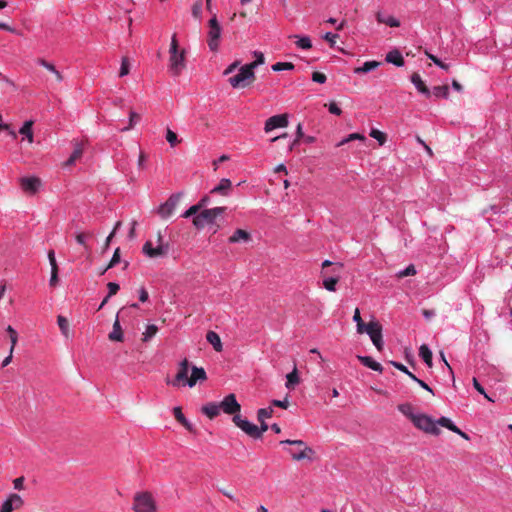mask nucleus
Segmentation results:
<instances>
[{
  "label": "nucleus",
  "mask_w": 512,
  "mask_h": 512,
  "mask_svg": "<svg viewBox=\"0 0 512 512\" xmlns=\"http://www.w3.org/2000/svg\"><path fill=\"white\" fill-rule=\"evenodd\" d=\"M186 67V51L184 49H179L178 40L176 34H173L171 37V43L169 47V72L177 77Z\"/></svg>",
  "instance_id": "obj_1"
},
{
  "label": "nucleus",
  "mask_w": 512,
  "mask_h": 512,
  "mask_svg": "<svg viewBox=\"0 0 512 512\" xmlns=\"http://www.w3.org/2000/svg\"><path fill=\"white\" fill-rule=\"evenodd\" d=\"M131 509L134 512H158L156 500L147 490L134 493Z\"/></svg>",
  "instance_id": "obj_2"
},
{
  "label": "nucleus",
  "mask_w": 512,
  "mask_h": 512,
  "mask_svg": "<svg viewBox=\"0 0 512 512\" xmlns=\"http://www.w3.org/2000/svg\"><path fill=\"white\" fill-rule=\"evenodd\" d=\"M255 80L254 69L249 64L242 66L238 74L229 78V83L234 88H244Z\"/></svg>",
  "instance_id": "obj_3"
},
{
  "label": "nucleus",
  "mask_w": 512,
  "mask_h": 512,
  "mask_svg": "<svg viewBox=\"0 0 512 512\" xmlns=\"http://www.w3.org/2000/svg\"><path fill=\"white\" fill-rule=\"evenodd\" d=\"M208 38L207 44L211 51H217L219 47V40L221 37L222 28L218 22L217 15L215 13L212 14L210 20L208 21Z\"/></svg>",
  "instance_id": "obj_4"
},
{
  "label": "nucleus",
  "mask_w": 512,
  "mask_h": 512,
  "mask_svg": "<svg viewBox=\"0 0 512 512\" xmlns=\"http://www.w3.org/2000/svg\"><path fill=\"white\" fill-rule=\"evenodd\" d=\"M413 424L426 433L432 435L440 434V429L437 427L436 422L426 414H419L413 417Z\"/></svg>",
  "instance_id": "obj_5"
},
{
  "label": "nucleus",
  "mask_w": 512,
  "mask_h": 512,
  "mask_svg": "<svg viewBox=\"0 0 512 512\" xmlns=\"http://www.w3.org/2000/svg\"><path fill=\"white\" fill-rule=\"evenodd\" d=\"M180 199H181L180 193L172 194L163 204H161L159 206L158 211H157L159 216L162 219H168L169 217H171L174 214V212L180 202Z\"/></svg>",
  "instance_id": "obj_6"
},
{
  "label": "nucleus",
  "mask_w": 512,
  "mask_h": 512,
  "mask_svg": "<svg viewBox=\"0 0 512 512\" xmlns=\"http://www.w3.org/2000/svg\"><path fill=\"white\" fill-rule=\"evenodd\" d=\"M366 333L370 336L371 341L378 351L383 350L382 326L377 321H370L366 327Z\"/></svg>",
  "instance_id": "obj_7"
},
{
  "label": "nucleus",
  "mask_w": 512,
  "mask_h": 512,
  "mask_svg": "<svg viewBox=\"0 0 512 512\" xmlns=\"http://www.w3.org/2000/svg\"><path fill=\"white\" fill-rule=\"evenodd\" d=\"M169 244H157L156 247H153V244L150 240L146 241L142 247V252L148 256L149 258H158L164 257L168 254Z\"/></svg>",
  "instance_id": "obj_8"
},
{
  "label": "nucleus",
  "mask_w": 512,
  "mask_h": 512,
  "mask_svg": "<svg viewBox=\"0 0 512 512\" xmlns=\"http://www.w3.org/2000/svg\"><path fill=\"white\" fill-rule=\"evenodd\" d=\"M232 420H233V423L237 427H239L242 431H244L250 437L255 438V439L260 438L259 428L255 424L250 423L246 419H242V417L240 415H235Z\"/></svg>",
  "instance_id": "obj_9"
},
{
  "label": "nucleus",
  "mask_w": 512,
  "mask_h": 512,
  "mask_svg": "<svg viewBox=\"0 0 512 512\" xmlns=\"http://www.w3.org/2000/svg\"><path fill=\"white\" fill-rule=\"evenodd\" d=\"M220 410H223L224 413L228 415H239L241 410L240 404L236 400V396L234 394H229L224 397V399L219 403Z\"/></svg>",
  "instance_id": "obj_10"
},
{
  "label": "nucleus",
  "mask_w": 512,
  "mask_h": 512,
  "mask_svg": "<svg viewBox=\"0 0 512 512\" xmlns=\"http://www.w3.org/2000/svg\"><path fill=\"white\" fill-rule=\"evenodd\" d=\"M20 186L25 193L34 195L41 186V180L38 177H22Z\"/></svg>",
  "instance_id": "obj_11"
},
{
  "label": "nucleus",
  "mask_w": 512,
  "mask_h": 512,
  "mask_svg": "<svg viewBox=\"0 0 512 512\" xmlns=\"http://www.w3.org/2000/svg\"><path fill=\"white\" fill-rule=\"evenodd\" d=\"M189 365H190V363L186 358L180 362L175 379L171 382L173 386H179L180 384H182V385L187 384V380L189 379V377H188Z\"/></svg>",
  "instance_id": "obj_12"
},
{
  "label": "nucleus",
  "mask_w": 512,
  "mask_h": 512,
  "mask_svg": "<svg viewBox=\"0 0 512 512\" xmlns=\"http://www.w3.org/2000/svg\"><path fill=\"white\" fill-rule=\"evenodd\" d=\"M288 124V114L284 113L268 118L264 128H286Z\"/></svg>",
  "instance_id": "obj_13"
},
{
  "label": "nucleus",
  "mask_w": 512,
  "mask_h": 512,
  "mask_svg": "<svg viewBox=\"0 0 512 512\" xmlns=\"http://www.w3.org/2000/svg\"><path fill=\"white\" fill-rule=\"evenodd\" d=\"M207 380L206 371L202 367L193 366L191 369V375L187 380V385L193 387L197 382H203Z\"/></svg>",
  "instance_id": "obj_14"
},
{
  "label": "nucleus",
  "mask_w": 512,
  "mask_h": 512,
  "mask_svg": "<svg viewBox=\"0 0 512 512\" xmlns=\"http://www.w3.org/2000/svg\"><path fill=\"white\" fill-rule=\"evenodd\" d=\"M87 142V140H82V141H75L74 142V150L71 154V156L64 162L63 166L64 167H69V166H72L74 165V163L81 158L82 154H83V148H84V145L85 143Z\"/></svg>",
  "instance_id": "obj_15"
},
{
  "label": "nucleus",
  "mask_w": 512,
  "mask_h": 512,
  "mask_svg": "<svg viewBox=\"0 0 512 512\" xmlns=\"http://www.w3.org/2000/svg\"><path fill=\"white\" fill-rule=\"evenodd\" d=\"M214 217L211 214L209 209L203 210L201 213H199L197 216L193 219V224L197 228H203L206 224H210L214 222Z\"/></svg>",
  "instance_id": "obj_16"
},
{
  "label": "nucleus",
  "mask_w": 512,
  "mask_h": 512,
  "mask_svg": "<svg viewBox=\"0 0 512 512\" xmlns=\"http://www.w3.org/2000/svg\"><path fill=\"white\" fill-rule=\"evenodd\" d=\"M288 452L291 454L293 460L296 461H301L304 459L313 461L315 456V451L309 446H305L303 449L301 448L298 453L293 452L292 450H289Z\"/></svg>",
  "instance_id": "obj_17"
},
{
  "label": "nucleus",
  "mask_w": 512,
  "mask_h": 512,
  "mask_svg": "<svg viewBox=\"0 0 512 512\" xmlns=\"http://www.w3.org/2000/svg\"><path fill=\"white\" fill-rule=\"evenodd\" d=\"M251 239H252V236L248 231H246L244 229H236L234 231V233L229 237L228 241L231 244L240 243V242L247 243V242L251 241Z\"/></svg>",
  "instance_id": "obj_18"
},
{
  "label": "nucleus",
  "mask_w": 512,
  "mask_h": 512,
  "mask_svg": "<svg viewBox=\"0 0 512 512\" xmlns=\"http://www.w3.org/2000/svg\"><path fill=\"white\" fill-rule=\"evenodd\" d=\"M7 134L12 139L16 140L21 136V142L27 141L28 144L33 142V130H7Z\"/></svg>",
  "instance_id": "obj_19"
},
{
  "label": "nucleus",
  "mask_w": 512,
  "mask_h": 512,
  "mask_svg": "<svg viewBox=\"0 0 512 512\" xmlns=\"http://www.w3.org/2000/svg\"><path fill=\"white\" fill-rule=\"evenodd\" d=\"M108 339L110 341H115V342H122L124 339L123 331H122L120 321H119V313L117 314V317L113 323V328H112V331L108 335Z\"/></svg>",
  "instance_id": "obj_20"
},
{
  "label": "nucleus",
  "mask_w": 512,
  "mask_h": 512,
  "mask_svg": "<svg viewBox=\"0 0 512 512\" xmlns=\"http://www.w3.org/2000/svg\"><path fill=\"white\" fill-rule=\"evenodd\" d=\"M48 259L51 265V278H50V286H56L58 283V265L55 258V253L53 250L48 252Z\"/></svg>",
  "instance_id": "obj_21"
},
{
  "label": "nucleus",
  "mask_w": 512,
  "mask_h": 512,
  "mask_svg": "<svg viewBox=\"0 0 512 512\" xmlns=\"http://www.w3.org/2000/svg\"><path fill=\"white\" fill-rule=\"evenodd\" d=\"M94 234L93 232L87 231V232H78L75 234V240L76 242L81 245L86 252L91 253V247L88 245V240L93 238Z\"/></svg>",
  "instance_id": "obj_22"
},
{
  "label": "nucleus",
  "mask_w": 512,
  "mask_h": 512,
  "mask_svg": "<svg viewBox=\"0 0 512 512\" xmlns=\"http://www.w3.org/2000/svg\"><path fill=\"white\" fill-rule=\"evenodd\" d=\"M39 65H41L42 67H44L45 69H47L48 71L51 72V74L54 75L55 77V80L60 83L62 80H63V75L61 74L60 71H58L55 67V65L51 62H48L46 61L45 59L43 58H38L37 61H36Z\"/></svg>",
  "instance_id": "obj_23"
},
{
  "label": "nucleus",
  "mask_w": 512,
  "mask_h": 512,
  "mask_svg": "<svg viewBox=\"0 0 512 512\" xmlns=\"http://www.w3.org/2000/svg\"><path fill=\"white\" fill-rule=\"evenodd\" d=\"M231 187V181L227 178H223L220 180L219 184L211 190V193L226 196L228 195Z\"/></svg>",
  "instance_id": "obj_24"
},
{
  "label": "nucleus",
  "mask_w": 512,
  "mask_h": 512,
  "mask_svg": "<svg viewBox=\"0 0 512 512\" xmlns=\"http://www.w3.org/2000/svg\"><path fill=\"white\" fill-rule=\"evenodd\" d=\"M203 414H205L209 419H214L220 413V406L215 402H209L201 408Z\"/></svg>",
  "instance_id": "obj_25"
},
{
  "label": "nucleus",
  "mask_w": 512,
  "mask_h": 512,
  "mask_svg": "<svg viewBox=\"0 0 512 512\" xmlns=\"http://www.w3.org/2000/svg\"><path fill=\"white\" fill-rule=\"evenodd\" d=\"M411 82L416 86L419 92L427 96L431 95V92L429 91L428 87L426 86V84L424 83V81L422 80L421 76L418 73H413L411 75Z\"/></svg>",
  "instance_id": "obj_26"
},
{
  "label": "nucleus",
  "mask_w": 512,
  "mask_h": 512,
  "mask_svg": "<svg viewBox=\"0 0 512 512\" xmlns=\"http://www.w3.org/2000/svg\"><path fill=\"white\" fill-rule=\"evenodd\" d=\"M206 340L213 346L215 351L221 352L223 349L220 336L214 331H208L206 334Z\"/></svg>",
  "instance_id": "obj_27"
},
{
  "label": "nucleus",
  "mask_w": 512,
  "mask_h": 512,
  "mask_svg": "<svg viewBox=\"0 0 512 512\" xmlns=\"http://www.w3.org/2000/svg\"><path fill=\"white\" fill-rule=\"evenodd\" d=\"M376 20L379 22V23H382V24H386L390 27H399L400 26V21L398 19H396L395 17L393 16H385L382 12L378 11L376 13Z\"/></svg>",
  "instance_id": "obj_28"
},
{
  "label": "nucleus",
  "mask_w": 512,
  "mask_h": 512,
  "mask_svg": "<svg viewBox=\"0 0 512 512\" xmlns=\"http://www.w3.org/2000/svg\"><path fill=\"white\" fill-rule=\"evenodd\" d=\"M301 139H304V141H306V142L314 141V137H310V136L304 137L302 130H296L295 138L293 140H288L285 145L287 146L288 150L291 151L294 148V146H296Z\"/></svg>",
  "instance_id": "obj_29"
},
{
  "label": "nucleus",
  "mask_w": 512,
  "mask_h": 512,
  "mask_svg": "<svg viewBox=\"0 0 512 512\" xmlns=\"http://www.w3.org/2000/svg\"><path fill=\"white\" fill-rule=\"evenodd\" d=\"M357 358L364 366H366L374 371L382 372L383 368H382L381 364L376 362L375 360H373L371 357L359 355V356H357Z\"/></svg>",
  "instance_id": "obj_30"
},
{
  "label": "nucleus",
  "mask_w": 512,
  "mask_h": 512,
  "mask_svg": "<svg viewBox=\"0 0 512 512\" xmlns=\"http://www.w3.org/2000/svg\"><path fill=\"white\" fill-rule=\"evenodd\" d=\"M386 61L392 63L398 67L404 65V59L398 50H392L386 55Z\"/></svg>",
  "instance_id": "obj_31"
},
{
  "label": "nucleus",
  "mask_w": 512,
  "mask_h": 512,
  "mask_svg": "<svg viewBox=\"0 0 512 512\" xmlns=\"http://www.w3.org/2000/svg\"><path fill=\"white\" fill-rule=\"evenodd\" d=\"M173 413L175 416V419L183 425L188 431L194 432L193 426L189 423V421L185 418L184 414L182 413V410L180 407H175L173 409Z\"/></svg>",
  "instance_id": "obj_32"
},
{
  "label": "nucleus",
  "mask_w": 512,
  "mask_h": 512,
  "mask_svg": "<svg viewBox=\"0 0 512 512\" xmlns=\"http://www.w3.org/2000/svg\"><path fill=\"white\" fill-rule=\"evenodd\" d=\"M380 64L381 63L378 61H367L361 67L355 68L354 73H356V74L368 73V72L376 69L377 67H379Z\"/></svg>",
  "instance_id": "obj_33"
},
{
  "label": "nucleus",
  "mask_w": 512,
  "mask_h": 512,
  "mask_svg": "<svg viewBox=\"0 0 512 512\" xmlns=\"http://www.w3.org/2000/svg\"><path fill=\"white\" fill-rule=\"evenodd\" d=\"M57 323L61 330L62 335L65 338H69L70 337V327H69V322H68L67 318L62 315H59L57 317Z\"/></svg>",
  "instance_id": "obj_34"
},
{
  "label": "nucleus",
  "mask_w": 512,
  "mask_h": 512,
  "mask_svg": "<svg viewBox=\"0 0 512 512\" xmlns=\"http://www.w3.org/2000/svg\"><path fill=\"white\" fill-rule=\"evenodd\" d=\"M419 356L429 367L432 366V352L427 345L423 344L420 346Z\"/></svg>",
  "instance_id": "obj_35"
},
{
  "label": "nucleus",
  "mask_w": 512,
  "mask_h": 512,
  "mask_svg": "<svg viewBox=\"0 0 512 512\" xmlns=\"http://www.w3.org/2000/svg\"><path fill=\"white\" fill-rule=\"evenodd\" d=\"M300 382V378L298 376V372H297V369L294 368L292 372H290L288 375H287V382H286V387L288 389H291L293 388L295 385H297L298 383Z\"/></svg>",
  "instance_id": "obj_36"
},
{
  "label": "nucleus",
  "mask_w": 512,
  "mask_h": 512,
  "mask_svg": "<svg viewBox=\"0 0 512 512\" xmlns=\"http://www.w3.org/2000/svg\"><path fill=\"white\" fill-rule=\"evenodd\" d=\"M398 410L408 417L413 422V417H416L417 415L413 413V407L409 403H403L398 405Z\"/></svg>",
  "instance_id": "obj_37"
},
{
  "label": "nucleus",
  "mask_w": 512,
  "mask_h": 512,
  "mask_svg": "<svg viewBox=\"0 0 512 512\" xmlns=\"http://www.w3.org/2000/svg\"><path fill=\"white\" fill-rule=\"evenodd\" d=\"M433 95L437 98H447L449 95L448 85L435 86L433 88Z\"/></svg>",
  "instance_id": "obj_38"
},
{
  "label": "nucleus",
  "mask_w": 512,
  "mask_h": 512,
  "mask_svg": "<svg viewBox=\"0 0 512 512\" xmlns=\"http://www.w3.org/2000/svg\"><path fill=\"white\" fill-rule=\"evenodd\" d=\"M273 412H274V410L271 407L259 409L257 411V419H258V421L259 422H263L266 419L271 418L272 415H273Z\"/></svg>",
  "instance_id": "obj_39"
},
{
  "label": "nucleus",
  "mask_w": 512,
  "mask_h": 512,
  "mask_svg": "<svg viewBox=\"0 0 512 512\" xmlns=\"http://www.w3.org/2000/svg\"><path fill=\"white\" fill-rule=\"evenodd\" d=\"M158 332V327L154 324L147 326L146 331L143 333L142 341L147 342Z\"/></svg>",
  "instance_id": "obj_40"
},
{
  "label": "nucleus",
  "mask_w": 512,
  "mask_h": 512,
  "mask_svg": "<svg viewBox=\"0 0 512 512\" xmlns=\"http://www.w3.org/2000/svg\"><path fill=\"white\" fill-rule=\"evenodd\" d=\"M6 331L9 334V338H10V342H11L10 349H11V353H13L14 352V348H15V346L17 344V341H18V333L10 325L6 328Z\"/></svg>",
  "instance_id": "obj_41"
},
{
  "label": "nucleus",
  "mask_w": 512,
  "mask_h": 512,
  "mask_svg": "<svg viewBox=\"0 0 512 512\" xmlns=\"http://www.w3.org/2000/svg\"><path fill=\"white\" fill-rule=\"evenodd\" d=\"M437 424L449 429L452 432L457 430V426L447 417L439 418L436 422V425Z\"/></svg>",
  "instance_id": "obj_42"
},
{
  "label": "nucleus",
  "mask_w": 512,
  "mask_h": 512,
  "mask_svg": "<svg viewBox=\"0 0 512 512\" xmlns=\"http://www.w3.org/2000/svg\"><path fill=\"white\" fill-rule=\"evenodd\" d=\"M338 281H339L338 277L325 278L323 281V286L328 291L334 292L336 290V285H337Z\"/></svg>",
  "instance_id": "obj_43"
},
{
  "label": "nucleus",
  "mask_w": 512,
  "mask_h": 512,
  "mask_svg": "<svg viewBox=\"0 0 512 512\" xmlns=\"http://www.w3.org/2000/svg\"><path fill=\"white\" fill-rule=\"evenodd\" d=\"M416 274V268L413 264H410L406 269L401 270L396 273V277L398 279H402L408 276H414Z\"/></svg>",
  "instance_id": "obj_44"
},
{
  "label": "nucleus",
  "mask_w": 512,
  "mask_h": 512,
  "mask_svg": "<svg viewBox=\"0 0 512 512\" xmlns=\"http://www.w3.org/2000/svg\"><path fill=\"white\" fill-rule=\"evenodd\" d=\"M298 40L296 41V45L301 49H310L312 47L311 39L308 36L298 37Z\"/></svg>",
  "instance_id": "obj_45"
},
{
  "label": "nucleus",
  "mask_w": 512,
  "mask_h": 512,
  "mask_svg": "<svg viewBox=\"0 0 512 512\" xmlns=\"http://www.w3.org/2000/svg\"><path fill=\"white\" fill-rule=\"evenodd\" d=\"M120 262V248H117L115 251H114V254L110 260V262L108 263V265L103 269V272L102 274H104L108 269L114 267L116 264H118Z\"/></svg>",
  "instance_id": "obj_46"
},
{
  "label": "nucleus",
  "mask_w": 512,
  "mask_h": 512,
  "mask_svg": "<svg viewBox=\"0 0 512 512\" xmlns=\"http://www.w3.org/2000/svg\"><path fill=\"white\" fill-rule=\"evenodd\" d=\"M370 136L379 142V145H383L387 140V135L381 130H371Z\"/></svg>",
  "instance_id": "obj_47"
},
{
  "label": "nucleus",
  "mask_w": 512,
  "mask_h": 512,
  "mask_svg": "<svg viewBox=\"0 0 512 512\" xmlns=\"http://www.w3.org/2000/svg\"><path fill=\"white\" fill-rule=\"evenodd\" d=\"M294 68L293 63L291 62H277L272 65L273 71H282V70H292Z\"/></svg>",
  "instance_id": "obj_48"
},
{
  "label": "nucleus",
  "mask_w": 512,
  "mask_h": 512,
  "mask_svg": "<svg viewBox=\"0 0 512 512\" xmlns=\"http://www.w3.org/2000/svg\"><path fill=\"white\" fill-rule=\"evenodd\" d=\"M7 500L13 505L14 509H19L23 505L21 496L15 493L9 495Z\"/></svg>",
  "instance_id": "obj_49"
},
{
  "label": "nucleus",
  "mask_w": 512,
  "mask_h": 512,
  "mask_svg": "<svg viewBox=\"0 0 512 512\" xmlns=\"http://www.w3.org/2000/svg\"><path fill=\"white\" fill-rule=\"evenodd\" d=\"M130 72V64L127 57L122 58L121 67L119 71V76L123 77L128 75Z\"/></svg>",
  "instance_id": "obj_50"
},
{
  "label": "nucleus",
  "mask_w": 512,
  "mask_h": 512,
  "mask_svg": "<svg viewBox=\"0 0 512 512\" xmlns=\"http://www.w3.org/2000/svg\"><path fill=\"white\" fill-rule=\"evenodd\" d=\"M254 56L256 57L255 61L249 63V65L252 67V69H255L257 66L264 63L265 58L262 52H254Z\"/></svg>",
  "instance_id": "obj_51"
},
{
  "label": "nucleus",
  "mask_w": 512,
  "mask_h": 512,
  "mask_svg": "<svg viewBox=\"0 0 512 512\" xmlns=\"http://www.w3.org/2000/svg\"><path fill=\"white\" fill-rule=\"evenodd\" d=\"M201 13H202V2H201V0H198L192 6V15L196 19H199L201 17Z\"/></svg>",
  "instance_id": "obj_52"
},
{
  "label": "nucleus",
  "mask_w": 512,
  "mask_h": 512,
  "mask_svg": "<svg viewBox=\"0 0 512 512\" xmlns=\"http://www.w3.org/2000/svg\"><path fill=\"white\" fill-rule=\"evenodd\" d=\"M166 140L172 147L179 143V140L177 139V134L173 130H167Z\"/></svg>",
  "instance_id": "obj_53"
},
{
  "label": "nucleus",
  "mask_w": 512,
  "mask_h": 512,
  "mask_svg": "<svg viewBox=\"0 0 512 512\" xmlns=\"http://www.w3.org/2000/svg\"><path fill=\"white\" fill-rule=\"evenodd\" d=\"M140 121H141V116L139 114H137L135 112H130V117H129L130 128H132L136 125H139Z\"/></svg>",
  "instance_id": "obj_54"
},
{
  "label": "nucleus",
  "mask_w": 512,
  "mask_h": 512,
  "mask_svg": "<svg viewBox=\"0 0 512 512\" xmlns=\"http://www.w3.org/2000/svg\"><path fill=\"white\" fill-rule=\"evenodd\" d=\"M338 38H339L338 34H334V33H331V32H327L324 35V39L330 44V47H332V48L335 46L336 40Z\"/></svg>",
  "instance_id": "obj_55"
},
{
  "label": "nucleus",
  "mask_w": 512,
  "mask_h": 512,
  "mask_svg": "<svg viewBox=\"0 0 512 512\" xmlns=\"http://www.w3.org/2000/svg\"><path fill=\"white\" fill-rule=\"evenodd\" d=\"M473 382V386L474 388L482 395H484V397L489 400V401H493L485 392L484 388L481 386V384L478 382V380L476 378H473L472 380Z\"/></svg>",
  "instance_id": "obj_56"
},
{
  "label": "nucleus",
  "mask_w": 512,
  "mask_h": 512,
  "mask_svg": "<svg viewBox=\"0 0 512 512\" xmlns=\"http://www.w3.org/2000/svg\"><path fill=\"white\" fill-rule=\"evenodd\" d=\"M122 225V222L121 221H118L116 224H115V227L113 229V231L109 234V236L106 238V241H105V244H104V248L107 249L110 245V242L112 240V238L114 237L115 235V232L117 229L120 228V226Z\"/></svg>",
  "instance_id": "obj_57"
},
{
  "label": "nucleus",
  "mask_w": 512,
  "mask_h": 512,
  "mask_svg": "<svg viewBox=\"0 0 512 512\" xmlns=\"http://www.w3.org/2000/svg\"><path fill=\"white\" fill-rule=\"evenodd\" d=\"M107 288H108V297H112L113 295L117 294V292L120 289L119 285L114 282H109L107 284Z\"/></svg>",
  "instance_id": "obj_58"
},
{
  "label": "nucleus",
  "mask_w": 512,
  "mask_h": 512,
  "mask_svg": "<svg viewBox=\"0 0 512 512\" xmlns=\"http://www.w3.org/2000/svg\"><path fill=\"white\" fill-rule=\"evenodd\" d=\"M326 79H327L326 75L321 72H313V74H312V80L314 82L323 84L326 82Z\"/></svg>",
  "instance_id": "obj_59"
},
{
  "label": "nucleus",
  "mask_w": 512,
  "mask_h": 512,
  "mask_svg": "<svg viewBox=\"0 0 512 512\" xmlns=\"http://www.w3.org/2000/svg\"><path fill=\"white\" fill-rule=\"evenodd\" d=\"M280 444L295 445V446H298V447H300V448H302V449H303L305 446H307V445L305 444V442H304V441H302V440H290V439L283 440V441H281V442H280Z\"/></svg>",
  "instance_id": "obj_60"
},
{
  "label": "nucleus",
  "mask_w": 512,
  "mask_h": 512,
  "mask_svg": "<svg viewBox=\"0 0 512 512\" xmlns=\"http://www.w3.org/2000/svg\"><path fill=\"white\" fill-rule=\"evenodd\" d=\"M328 107V110L331 114H334V115H340L341 114V109L340 107L337 105V103L335 102H330L328 105H326Z\"/></svg>",
  "instance_id": "obj_61"
},
{
  "label": "nucleus",
  "mask_w": 512,
  "mask_h": 512,
  "mask_svg": "<svg viewBox=\"0 0 512 512\" xmlns=\"http://www.w3.org/2000/svg\"><path fill=\"white\" fill-rule=\"evenodd\" d=\"M229 159H230V157L228 155L224 154V155L220 156L217 160H214L212 162L213 170L217 171L218 165L221 164L222 162L228 161Z\"/></svg>",
  "instance_id": "obj_62"
},
{
  "label": "nucleus",
  "mask_w": 512,
  "mask_h": 512,
  "mask_svg": "<svg viewBox=\"0 0 512 512\" xmlns=\"http://www.w3.org/2000/svg\"><path fill=\"white\" fill-rule=\"evenodd\" d=\"M200 209V204L191 206L185 213L183 214L184 218H188L194 214H196Z\"/></svg>",
  "instance_id": "obj_63"
},
{
  "label": "nucleus",
  "mask_w": 512,
  "mask_h": 512,
  "mask_svg": "<svg viewBox=\"0 0 512 512\" xmlns=\"http://www.w3.org/2000/svg\"><path fill=\"white\" fill-rule=\"evenodd\" d=\"M13 510V505L8 500H6L1 506L0 512H12Z\"/></svg>",
  "instance_id": "obj_64"
}]
</instances>
